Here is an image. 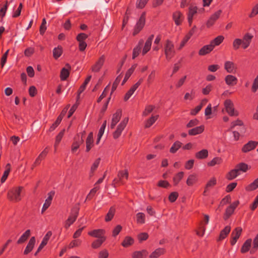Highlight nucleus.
Masks as SVG:
<instances>
[{"label": "nucleus", "mask_w": 258, "mask_h": 258, "mask_svg": "<svg viewBox=\"0 0 258 258\" xmlns=\"http://www.w3.org/2000/svg\"><path fill=\"white\" fill-rule=\"evenodd\" d=\"M23 189L22 186H15L10 188L7 193L8 199L14 203H17L21 200V192Z\"/></svg>", "instance_id": "nucleus-1"}, {"label": "nucleus", "mask_w": 258, "mask_h": 258, "mask_svg": "<svg viewBox=\"0 0 258 258\" xmlns=\"http://www.w3.org/2000/svg\"><path fill=\"white\" fill-rule=\"evenodd\" d=\"M80 210L79 204H76L71 209V213L68 219L64 222V228L68 229L76 220Z\"/></svg>", "instance_id": "nucleus-2"}, {"label": "nucleus", "mask_w": 258, "mask_h": 258, "mask_svg": "<svg viewBox=\"0 0 258 258\" xmlns=\"http://www.w3.org/2000/svg\"><path fill=\"white\" fill-rule=\"evenodd\" d=\"M164 53L166 58L168 61H170L175 55V51L174 44L169 39L166 41L164 45Z\"/></svg>", "instance_id": "nucleus-3"}, {"label": "nucleus", "mask_w": 258, "mask_h": 258, "mask_svg": "<svg viewBox=\"0 0 258 258\" xmlns=\"http://www.w3.org/2000/svg\"><path fill=\"white\" fill-rule=\"evenodd\" d=\"M85 131L77 134L74 138V142L72 145L71 151L75 152L80 147V145L84 143L83 137L85 135Z\"/></svg>", "instance_id": "nucleus-4"}, {"label": "nucleus", "mask_w": 258, "mask_h": 258, "mask_svg": "<svg viewBox=\"0 0 258 258\" xmlns=\"http://www.w3.org/2000/svg\"><path fill=\"white\" fill-rule=\"evenodd\" d=\"M224 106L226 112L231 116H237L239 114L238 111L235 110L234 104L230 99H227L224 102Z\"/></svg>", "instance_id": "nucleus-5"}, {"label": "nucleus", "mask_w": 258, "mask_h": 258, "mask_svg": "<svg viewBox=\"0 0 258 258\" xmlns=\"http://www.w3.org/2000/svg\"><path fill=\"white\" fill-rule=\"evenodd\" d=\"M145 22L146 15L145 13L144 12L141 14L139 20L135 26L134 32L133 33V35L134 36L138 34L142 30L145 25Z\"/></svg>", "instance_id": "nucleus-6"}, {"label": "nucleus", "mask_w": 258, "mask_h": 258, "mask_svg": "<svg viewBox=\"0 0 258 258\" xmlns=\"http://www.w3.org/2000/svg\"><path fill=\"white\" fill-rule=\"evenodd\" d=\"M128 121V118L125 117L118 125L116 130L113 133V137L114 139H117L120 137L122 131L126 126Z\"/></svg>", "instance_id": "nucleus-7"}, {"label": "nucleus", "mask_w": 258, "mask_h": 258, "mask_svg": "<svg viewBox=\"0 0 258 258\" xmlns=\"http://www.w3.org/2000/svg\"><path fill=\"white\" fill-rule=\"evenodd\" d=\"M143 78H140L139 80V81L130 88V89L126 93V94L124 95V101H126L129 99V98L133 94L134 92L137 90L139 86L143 83Z\"/></svg>", "instance_id": "nucleus-8"}, {"label": "nucleus", "mask_w": 258, "mask_h": 258, "mask_svg": "<svg viewBox=\"0 0 258 258\" xmlns=\"http://www.w3.org/2000/svg\"><path fill=\"white\" fill-rule=\"evenodd\" d=\"M209 218L208 215H205L204 221L201 222L199 228L196 230V233L198 236H202L204 235L206 229V225L209 222Z\"/></svg>", "instance_id": "nucleus-9"}, {"label": "nucleus", "mask_w": 258, "mask_h": 258, "mask_svg": "<svg viewBox=\"0 0 258 258\" xmlns=\"http://www.w3.org/2000/svg\"><path fill=\"white\" fill-rule=\"evenodd\" d=\"M122 116V110L118 109L116 112L113 114L111 122L110 124V128L113 129L116 124L120 120Z\"/></svg>", "instance_id": "nucleus-10"}, {"label": "nucleus", "mask_w": 258, "mask_h": 258, "mask_svg": "<svg viewBox=\"0 0 258 258\" xmlns=\"http://www.w3.org/2000/svg\"><path fill=\"white\" fill-rule=\"evenodd\" d=\"M71 70V65L67 63L65 65V67L63 68L60 73V79L61 81H65L69 77L70 71Z\"/></svg>", "instance_id": "nucleus-11"}, {"label": "nucleus", "mask_w": 258, "mask_h": 258, "mask_svg": "<svg viewBox=\"0 0 258 258\" xmlns=\"http://www.w3.org/2000/svg\"><path fill=\"white\" fill-rule=\"evenodd\" d=\"M258 145V142L249 141L247 143L245 144L242 148L241 151L243 153L248 152L254 150Z\"/></svg>", "instance_id": "nucleus-12"}, {"label": "nucleus", "mask_w": 258, "mask_h": 258, "mask_svg": "<svg viewBox=\"0 0 258 258\" xmlns=\"http://www.w3.org/2000/svg\"><path fill=\"white\" fill-rule=\"evenodd\" d=\"M172 19L176 25L179 26L181 25L184 17L181 12L177 11L173 13Z\"/></svg>", "instance_id": "nucleus-13"}, {"label": "nucleus", "mask_w": 258, "mask_h": 258, "mask_svg": "<svg viewBox=\"0 0 258 258\" xmlns=\"http://www.w3.org/2000/svg\"><path fill=\"white\" fill-rule=\"evenodd\" d=\"M55 194V191L52 190L48 194V197L45 200V203L43 205V207L41 210V213L43 214L50 206L52 198Z\"/></svg>", "instance_id": "nucleus-14"}, {"label": "nucleus", "mask_w": 258, "mask_h": 258, "mask_svg": "<svg viewBox=\"0 0 258 258\" xmlns=\"http://www.w3.org/2000/svg\"><path fill=\"white\" fill-rule=\"evenodd\" d=\"M88 234L90 236L97 238L98 239H102V237H106L104 236L105 234V231L102 229L93 230L92 231H89Z\"/></svg>", "instance_id": "nucleus-15"}, {"label": "nucleus", "mask_w": 258, "mask_h": 258, "mask_svg": "<svg viewBox=\"0 0 258 258\" xmlns=\"http://www.w3.org/2000/svg\"><path fill=\"white\" fill-rule=\"evenodd\" d=\"M105 59V58L104 55L101 56L96 63L92 67V71L94 72H98L103 65Z\"/></svg>", "instance_id": "nucleus-16"}, {"label": "nucleus", "mask_w": 258, "mask_h": 258, "mask_svg": "<svg viewBox=\"0 0 258 258\" xmlns=\"http://www.w3.org/2000/svg\"><path fill=\"white\" fill-rule=\"evenodd\" d=\"M224 69L228 73H234L236 72L237 67L233 62L226 61L224 63Z\"/></svg>", "instance_id": "nucleus-17"}, {"label": "nucleus", "mask_w": 258, "mask_h": 258, "mask_svg": "<svg viewBox=\"0 0 258 258\" xmlns=\"http://www.w3.org/2000/svg\"><path fill=\"white\" fill-rule=\"evenodd\" d=\"M36 242V239L34 236L31 237L28 243L27 244L24 251V254L27 255L30 253L33 249Z\"/></svg>", "instance_id": "nucleus-18"}, {"label": "nucleus", "mask_w": 258, "mask_h": 258, "mask_svg": "<svg viewBox=\"0 0 258 258\" xmlns=\"http://www.w3.org/2000/svg\"><path fill=\"white\" fill-rule=\"evenodd\" d=\"M94 140H93V134L92 132H90L86 141V152H89L91 148L94 146Z\"/></svg>", "instance_id": "nucleus-19"}, {"label": "nucleus", "mask_w": 258, "mask_h": 258, "mask_svg": "<svg viewBox=\"0 0 258 258\" xmlns=\"http://www.w3.org/2000/svg\"><path fill=\"white\" fill-rule=\"evenodd\" d=\"M154 37V35L153 34H152L148 37V38L146 40L142 51V54L143 55L146 54L150 50L152 42Z\"/></svg>", "instance_id": "nucleus-20"}, {"label": "nucleus", "mask_w": 258, "mask_h": 258, "mask_svg": "<svg viewBox=\"0 0 258 258\" xmlns=\"http://www.w3.org/2000/svg\"><path fill=\"white\" fill-rule=\"evenodd\" d=\"M230 230L231 227L230 226L228 225L225 227V228L221 231L217 241H221L225 239L230 233Z\"/></svg>", "instance_id": "nucleus-21"}, {"label": "nucleus", "mask_w": 258, "mask_h": 258, "mask_svg": "<svg viewBox=\"0 0 258 258\" xmlns=\"http://www.w3.org/2000/svg\"><path fill=\"white\" fill-rule=\"evenodd\" d=\"M224 39V37L223 35H219L212 41H211V51L213 50L215 46L219 45Z\"/></svg>", "instance_id": "nucleus-22"}, {"label": "nucleus", "mask_w": 258, "mask_h": 258, "mask_svg": "<svg viewBox=\"0 0 258 258\" xmlns=\"http://www.w3.org/2000/svg\"><path fill=\"white\" fill-rule=\"evenodd\" d=\"M253 36L249 33L246 34L242 40V46L244 49L247 48L251 41Z\"/></svg>", "instance_id": "nucleus-23"}, {"label": "nucleus", "mask_w": 258, "mask_h": 258, "mask_svg": "<svg viewBox=\"0 0 258 258\" xmlns=\"http://www.w3.org/2000/svg\"><path fill=\"white\" fill-rule=\"evenodd\" d=\"M225 81L227 85L233 86L237 84V79L233 75H228L225 77Z\"/></svg>", "instance_id": "nucleus-24"}, {"label": "nucleus", "mask_w": 258, "mask_h": 258, "mask_svg": "<svg viewBox=\"0 0 258 258\" xmlns=\"http://www.w3.org/2000/svg\"><path fill=\"white\" fill-rule=\"evenodd\" d=\"M252 239L251 238L247 239L243 244L240 249V252L244 253L248 252L250 250L251 246Z\"/></svg>", "instance_id": "nucleus-25"}, {"label": "nucleus", "mask_w": 258, "mask_h": 258, "mask_svg": "<svg viewBox=\"0 0 258 258\" xmlns=\"http://www.w3.org/2000/svg\"><path fill=\"white\" fill-rule=\"evenodd\" d=\"M135 240L131 236H125L122 241L121 245L125 248L132 246L134 243Z\"/></svg>", "instance_id": "nucleus-26"}, {"label": "nucleus", "mask_w": 258, "mask_h": 258, "mask_svg": "<svg viewBox=\"0 0 258 258\" xmlns=\"http://www.w3.org/2000/svg\"><path fill=\"white\" fill-rule=\"evenodd\" d=\"M92 76L91 75L88 76L87 78L84 81L83 84L80 87L78 90V96H77V100H78L80 98V94L85 90L87 85L90 82Z\"/></svg>", "instance_id": "nucleus-27"}, {"label": "nucleus", "mask_w": 258, "mask_h": 258, "mask_svg": "<svg viewBox=\"0 0 258 258\" xmlns=\"http://www.w3.org/2000/svg\"><path fill=\"white\" fill-rule=\"evenodd\" d=\"M148 254V252L143 249L141 251H136L132 253L133 258H146Z\"/></svg>", "instance_id": "nucleus-28"}, {"label": "nucleus", "mask_w": 258, "mask_h": 258, "mask_svg": "<svg viewBox=\"0 0 258 258\" xmlns=\"http://www.w3.org/2000/svg\"><path fill=\"white\" fill-rule=\"evenodd\" d=\"M31 234V231L29 229L27 230L18 240L17 243L21 244L24 243L28 238L30 237Z\"/></svg>", "instance_id": "nucleus-29"}, {"label": "nucleus", "mask_w": 258, "mask_h": 258, "mask_svg": "<svg viewBox=\"0 0 258 258\" xmlns=\"http://www.w3.org/2000/svg\"><path fill=\"white\" fill-rule=\"evenodd\" d=\"M128 173L127 170H120L117 174L118 178H115L113 180V182L114 183H117L118 181L121 180L123 177H125L126 179L128 178Z\"/></svg>", "instance_id": "nucleus-30"}, {"label": "nucleus", "mask_w": 258, "mask_h": 258, "mask_svg": "<svg viewBox=\"0 0 258 258\" xmlns=\"http://www.w3.org/2000/svg\"><path fill=\"white\" fill-rule=\"evenodd\" d=\"M209 152L207 149H203L195 154V157L198 159H205L208 157Z\"/></svg>", "instance_id": "nucleus-31"}, {"label": "nucleus", "mask_w": 258, "mask_h": 258, "mask_svg": "<svg viewBox=\"0 0 258 258\" xmlns=\"http://www.w3.org/2000/svg\"><path fill=\"white\" fill-rule=\"evenodd\" d=\"M137 66V64H133L131 68H130L125 73L124 79L121 83L122 85H123L127 81V80L129 79L131 76L132 75L133 72H134L135 69Z\"/></svg>", "instance_id": "nucleus-32"}, {"label": "nucleus", "mask_w": 258, "mask_h": 258, "mask_svg": "<svg viewBox=\"0 0 258 258\" xmlns=\"http://www.w3.org/2000/svg\"><path fill=\"white\" fill-rule=\"evenodd\" d=\"M204 130L203 125L197 126L188 131V134L190 136H195L202 133Z\"/></svg>", "instance_id": "nucleus-33"}, {"label": "nucleus", "mask_w": 258, "mask_h": 258, "mask_svg": "<svg viewBox=\"0 0 258 258\" xmlns=\"http://www.w3.org/2000/svg\"><path fill=\"white\" fill-rule=\"evenodd\" d=\"M5 168L6 170L4 171V174L1 179V182L2 183H4L6 181V179H7L9 175L11 169V165L10 163H7L6 165Z\"/></svg>", "instance_id": "nucleus-34"}, {"label": "nucleus", "mask_w": 258, "mask_h": 258, "mask_svg": "<svg viewBox=\"0 0 258 258\" xmlns=\"http://www.w3.org/2000/svg\"><path fill=\"white\" fill-rule=\"evenodd\" d=\"M143 40H140L138 45L133 49V56H132L133 59H135L136 57H137L139 55V54L141 51V46L143 44Z\"/></svg>", "instance_id": "nucleus-35"}, {"label": "nucleus", "mask_w": 258, "mask_h": 258, "mask_svg": "<svg viewBox=\"0 0 258 258\" xmlns=\"http://www.w3.org/2000/svg\"><path fill=\"white\" fill-rule=\"evenodd\" d=\"M62 47L60 45H58L57 47H55L53 50V56L55 59H58L62 54Z\"/></svg>", "instance_id": "nucleus-36"}, {"label": "nucleus", "mask_w": 258, "mask_h": 258, "mask_svg": "<svg viewBox=\"0 0 258 258\" xmlns=\"http://www.w3.org/2000/svg\"><path fill=\"white\" fill-rule=\"evenodd\" d=\"M165 252V249L162 248H159L155 249L150 255V258H157L160 255L163 254Z\"/></svg>", "instance_id": "nucleus-37"}, {"label": "nucleus", "mask_w": 258, "mask_h": 258, "mask_svg": "<svg viewBox=\"0 0 258 258\" xmlns=\"http://www.w3.org/2000/svg\"><path fill=\"white\" fill-rule=\"evenodd\" d=\"M240 174L239 172H238L236 168L230 171L226 175V178L229 180H231L236 177L238 175Z\"/></svg>", "instance_id": "nucleus-38"}, {"label": "nucleus", "mask_w": 258, "mask_h": 258, "mask_svg": "<svg viewBox=\"0 0 258 258\" xmlns=\"http://www.w3.org/2000/svg\"><path fill=\"white\" fill-rule=\"evenodd\" d=\"M258 188V177L256 178L252 182L248 184L245 187L246 191H250L255 190Z\"/></svg>", "instance_id": "nucleus-39"}, {"label": "nucleus", "mask_w": 258, "mask_h": 258, "mask_svg": "<svg viewBox=\"0 0 258 258\" xmlns=\"http://www.w3.org/2000/svg\"><path fill=\"white\" fill-rule=\"evenodd\" d=\"M106 239V237H102V239H97L94 240L91 244L92 247L94 249L99 248Z\"/></svg>", "instance_id": "nucleus-40"}, {"label": "nucleus", "mask_w": 258, "mask_h": 258, "mask_svg": "<svg viewBox=\"0 0 258 258\" xmlns=\"http://www.w3.org/2000/svg\"><path fill=\"white\" fill-rule=\"evenodd\" d=\"M222 13V11L221 10H219L211 16V26L213 25L220 18Z\"/></svg>", "instance_id": "nucleus-41"}, {"label": "nucleus", "mask_w": 258, "mask_h": 258, "mask_svg": "<svg viewBox=\"0 0 258 258\" xmlns=\"http://www.w3.org/2000/svg\"><path fill=\"white\" fill-rule=\"evenodd\" d=\"M115 208L113 207H111L105 216V220L106 222H109L113 219L115 214Z\"/></svg>", "instance_id": "nucleus-42"}, {"label": "nucleus", "mask_w": 258, "mask_h": 258, "mask_svg": "<svg viewBox=\"0 0 258 258\" xmlns=\"http://www.w3.org/2000/svg\"><path fill=\"white\" fill-rule=\"evenodd\" d=\"M184 172L183 171H180L176 174L173 178V181L174 185H176L178 184L180 181L182 179L184 176Z\"/></svg>", "instance_id": "nucleus-43"}, {"label": "nucleus", "mask_w": 258, "mask_h": 258, "mask_svg": "<svg viewBox=\"0 0 258 258\" xmlns=\"http://www.w3.org/2000/svg\"><path fill=\"white\" fill-rule=\"evenodd\" d=\"M182 143L179 141H176L172 145L170 149V152L171 153H175L177 150L181 147Z\"/></svg>", "instance_id": "nucleus-44"}, {"label": "nucleus", "mask_w": 258, "mask_h": 258, "mask_svg": "<svg viewBox=\"0 0 258 258\" xmlns=\"http://www.w3.org/2000/svg\"><path fill=\"white\" fill-rule=\"evenodd\" d=\"M235 168L238 172L240 173V171L245 172L248 170V165L244 163H240L236 166Z\"/></svg>", "instance_id": "nucleus-45"}, {"label": "nucleus", "mask_w": 258, "mask_h": 258, "mask_svg": "<svg viewBox=\"0 0 258 258\" xmlns=\"http://www.w3.org/2000/svg\"><path fill=\"white\" fill-rule=\"evenodd\" d=\"M159 115L152 116L149 119H148L146 122L145 127L146 128L150 127L158 119Z\"/></svg>", "instance_id": "nucleus-46"}, {"label": "nucleus", "mask_w": 258, "mask_h": 258, "mask_svg": "<svg viewBox=\"0 0 258 258\" xmlns=\"http://www.w3.org/2000/svg\"><path fill=\"white\" fill-rule=\"evenodd\" d=\"M197 181V176L194 174H190L188 176L187 180H186V184L188 186H192L195 184Z\"/></svg>", "instance_id": "nucleus-47"}, {"label": "nucleus", "mask_w": 258, "mask_h": 258, "mask_svg": "<svg viewBox=\"0 0 258 258\" xmlns=\"http://www.w3.org/2000/svg\"><path fill=\"white\" fill-rule=\"evenodd\" d=\"M258 249V233L254 237L253 240V246L252 249L250 250V254L254 253Z\"/></svg>", "instance_id": "nucleus-48"}, {"label": "nucleus", "mask_w": 258, "mask_h": 258, "mask_svg": "<svg viewBox=\"0 0 258 258\" xmlns=\"http://www.w3.org/2000/svg\"><path fill=\"white\" fill-rule=\"evenodd\" d=\"M234 210L232 208H230L229 206L226 208L225 213L223 215V219L224 220H227L233 214Z\"/></svg>", "instance_id": "nucleus-49"}, {"label": "nucleus", "mask_w": 258, "mask_h": 258, "mask_svg": "<svg viewBox=\"0 0 258 258\" xmlns=\"http://www.w3.org/2000/svg\"><path fill=\"white\" fill-rule=\"evenodd\" d=\"M65 130L63 129L62 131H61L59 134L57 135L55 139V141L54 143V147L56 149L58 144H59L60 142L61 141L64 133Z\"/></svg>", "instance_id": "nucleus-50"}, {"label": "nucleus", "mask_w": 258, "mask_h": 258, "mask_svg": "<svg viewBox=\"0 0 258 258\" xmlns=\"http://www.w3.org/2000/svg\"><path fill=\"white\" fill-rule=\"evenodd\" d=\"M122 78L121 74L118 75L115 79V81H114L111 88V94L116 89L118 85L120 82V80Z\"/></svg>", "instance_id": "nucleus-51"}, {"label": "nucleus", "mask_w": 258, "mask_h": 258, "mask_svg": "<svg viewBox=\"0 0 258 258\" xmlns=\"http://www.w3.org/2000/svg\"><path fill=\"white\" fill-rule=\"evenodd\" d=\"M210 53V44L204 46L199 51V54L201 56L205 55Z\"/></svg>", "instance_id": "nucleus-52"}, {"label": "nucleus", "mask_w": 258, "mask_h": 258, "mask_svg": "<svg viewBox=\"0 0 258 258\" xmlns=\"http://www.w3.org/2000/svg\"><path fill=\"white\" fill-rule=\"evenodd\" d=\"M242 229L240 227H237L234 229L231 233V236L239 238L241 234Z\"/></svg>", "instance_id": "nucleus-53"}, {"label": "nucleus", "mask_w": 258, "mask_h": 258, "mask_svg": "<svg viewBox=\"0 0 258 258\" xmlns=\"http://www.w3.org/2000/svg\"><path fill=\"white\" fill-rule=\"evenodd\" d=\"M179 194L176 191H173L170 193L168 197V200L171 203L174 202L178 198Z\"/></svg>", "instance_id": "nucleus-54"}, {"label": "nucleus", "mask_w": 258, "mask_h": 258, "mask_svg": "<svg viewBox=\"0 0 258 258\" xmlns=\"http://www.w3.org/2000/svg\"><path fill=\"white\" fill-rule=\"evenodd\" d=\"M137 222L141 224H143L145 222V215L143 213H138L137 214Z\"/></svg>", "instance_id": "nucleus-55"}, {"label": "nucleus", "mask_w": 258, "mask_h": 258, "mask_svg": "<svg viewBox=\"0 0 258 258\" xmlns=\"http://www.w3.org/2000/svg\"><path fill=\"white\" fill-rule=\"evenodd\" d=\"M157 186L160 187L167 188L170 186V184L167 180H160L158 181Z\"/></svg>", "instance_id": "nucleus-56"}, {"label": "nucleus", "mask_w": 258, "mask_h": 258, "mask_svg": "<svg viewBox=\"0 0 258 258\" xmlns=\"http://www.w3.org/2000/svg\"><path fill=\"white\" fill-rule=\"evenodd\" d=\"M82 243V241L80 239L72 240L69 245V248H73L75 247L79 246Z\"/></svg>", "instance_id": "nucleus-57"}, {"label": "nucleus", "mask_w": 258, "mask_h": 258, "mask_svg": "<svg viewBox=\"0 0 258 258\" xmlns=\"http://www.w3.org/2000/svg\"><path fill=\"white\" fill-rule=\"evenodd\" d=\"M62 119H60V117H57L55 121L51 125L49 129V132H52L54 131L55 128L59 124Z\"/></svg>", "instance_id": "nucleus-58"}, {"label": "nucleus", "mask_w": 258, "mask_h": 258, "mask_svg": "<svg viewBox=\"0 0 258 258\" xmlns=\"http://www.w3.org/2000/svg\"><path fill=\"white\" fill-rule=\"evenodd\" d=\"M258 14V3L256 4L252 9L250 14L248 17L250 18H253Z\"/></svg>", "instance_id": "nucleus-59"}, {"label": "nucleus", "mask_w": 258, "mask_h": 258, "mask_svg": "<svg viewBox=\"0 0 258 258\" xmlns=\"http://www.w3.org/2000/svg\"><path fill=\"white\" fill-rule=\"evenodd\" d=\"M149 237V235L147 233L143 232L138 234V238L140 241V242H142L143 241H145L147 240Z\"/></svg>", "instance_id": "nucleus-60"}, {"label": "nucleus", "mask_w": 258, "mask_h": 258, "mask_svg": "<svg viewBox=\"0 0 258 258\" xmlns=\"http://www.w3.org/2000/svg\"><path fill=\"white\" fill-rule=\"evenodd\" d=\"M149 0H137L136 7L139 9H143L145 7Z\"/></svg>", "instance_id": "nucleus-61"}, {"label": "nucleus", "mask_w": 258, "mask_h": 258, "mask_svg": "<svg viewBox=\"0 0 258 258\" xmlns=\"http://www.w3.org/2000/svg\"><path fill=\"white\" fill-rule=\"evenodd\" d=\"M88 36L85 33H79L76 37V39L78 42L85 41L88 38Z\"/></svg>", "instance_id": "nucleus-62"}, {"label": "nucleus", "mask_w": 258, "mask_h": 258, "mask_svg": "<svg viewBox=\"0 0 258 258\" xmlns=\"http://www.w3.org/2000/svg\"><path fill=\"white\" fill-rule=\"evenodd\" d=\"M240 45H242V40L239 38L235 39L233 42V47L234 49L237 50L239 48Z\"/></svg>", "instance_id": "nucleus-63"}, {"label": "nucleus", "mask_w": 258, "mask_h": 258, "mask_svg": "<svg viewBox=\"0 0 258 258\" xmlns=\"http://www.w3.org/2000/svg\"><path fill=\"white\" fill-rule=\"evenodd\" d=\"M258 89V75L254 79V81L253 82L251 91L253 92H255Z\"/></svg>", "instance_id": "nucleus-64"}]
</instances>
